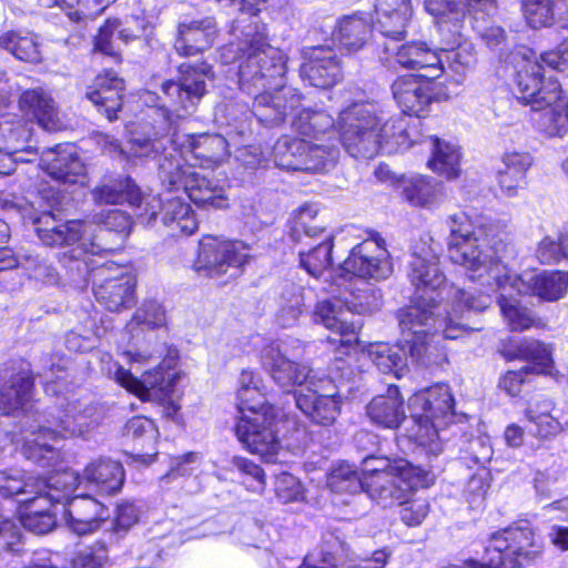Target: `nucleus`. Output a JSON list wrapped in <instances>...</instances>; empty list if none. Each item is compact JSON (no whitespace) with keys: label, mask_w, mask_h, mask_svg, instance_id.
I'll return each instance as SVG.
<instances>
[{"label":"nucleus","mask_w":568,"mask_h":568,"mask_svg":"<svg viewBox=\"0 0 568 568\" xmlns=\"http://www.w3.org/2000/svg\"><path fill=\"white\" fill-rule=\"evenodd\" d=\"M408 277L415 287V296L408 306L398 312L403 341L417 365L442 366L447 355L436 339L438 333L442 332L447 339L462 337L466 326L460 321L465 314L484 311L490 305L491 298L488 294L475 295L456 288L452 293L449 307L443 308L436 297L446 277L433 247L413 253Z\"/></svg>","instance_id":"obj_1"},{"label":"nucleus","mask_w":568,"mask_h":568,"mask_svg":"<svg viewBox=\"0 0 568 568\" xmlns=\"http://www.w3.org/2000/svg\"><path fill=\"white\" fill-rule=\"evenodd\" d=\"M242 38L221 49L224 64L239 61L240 90L253 98L252 112L260 122L277 124L301 103L298 92L285 85L287 58L266 39L263 26L251 21Z\"/></svg>","instance_id":"obj_2"},{"label":"nucleus","mask_w":568,"mask_h":568,"mask_svg":"<svg viewBox=\"0 0 568 568\" xmlns=\"http://www.w3.org/2000/svg\"><path fill=\"white\" fill-rule=\"evenodd\" d=\"M448 254L453 263L464 266L473 281L487 275L506 290L519 295H535L547 302L562 298L568 288L567 272L544 271L517 275L494 257L481 229H475L465 213L448 217Z\"/></svg>","instance_id":"obj_3"},{"label":"nucleus","mask_w":568,"mask_h":568,"mask_svg":"<svg viewBox=\"0 0 568 568\" xmlns=\"http://www.w3.org/2000/svg\"><path fill=\"white\" fill-rule=\"evenodd\" d=\"M420 120H384L372 103H353L338 115V135L345 151L355 159H373L379 152H402L422 142Z\"/></svg>","instance_id":"obj_4"},{"label":"nucleus","mask_w":568,"mask_h":568,"mask_svg":"<svg viewBox=\"0 0 568 568\" xmlns=\"http://www.w3.org/2000/svg\"><path fill=\"white\" fill-rule=\"evenodd\" d=\"M40 241L48 246H72V258L89 265L88 255H101L113 250L103 239L110 232L126 236L132 227L130 215L121 210H109L100 214L97 224L89 221H68L59 223L51 213L31 215Z\"/></svg>","instance_id":"obj_5"},{"label":"nucleus","mask_w":568,"mask_h":568,"mask_svg":"<svg viewBox=\"0 0 568 568\" xmlns=\"http://www.w3.org/2000/svg\"><path fill=\"white\" fill-rule=\"evenodd\" d=\"M247 396V402L237 398L241 415L235 426L236 437L248 452L273 463L282 448L278 436L282 414L266 402L261 387L252 386Z\"/></svg>","instance_id":"obj_6"},{"label":"nucleus","mask_w":568,"mask_h":568,"mask_svg":"<svg viewBox=\"0 0 568 568\" xmlns=\"http://www.w3.org/2000/svg\"><path fill=\"white\" fill-rule=\"evenodd\" d=\"M408 409L414 424L409 438L434 456L443 450L439 432L453 417L454 398L446 384H436L416 392L408 399Z\"/></svg>","instance_id":"obj_7"},{"label":"nucleus","mask_w":568,"mask_h":568,"mask_svg":"<svg viewBox=\"0 0 568 568\" xmlns=\"http://www.w3.org/2000/svg\"><path fill=\"white\" fill-rule=\"evenodd\" d=\"M93 407L81 409L78 404H69L55 418L54 428L41 426L23 437L22 454L41 466H50L58 458L55 444L63 438L84 436L99 425Z\"/></svg>","instance_id":"obj_8"},{"label":"nucleus","mask_w":568,"mask_h":568,"mask_svg":"<svg viewBox=\"0 0 568 568\" xmlns=\"http://www.w3.org/2000/svg\"><path fill=\"white\" fill-rule=\"evenodd\" d=\"M528 48H521L514 54V84L518 100L530 106H539L547 91L559 92L560 84L549 71L555 70L544 59Z\"/></svg>","instance_id":"obj_9"},{"label":"nucleus","mask_w":568,"mask_h":568,"mask_svg":"<svg viewBox=\"0 0 568 568\" xmlns=\"http://www.w3.org/2000/svg\"><path fill=\"white\" fill-rule=\"evenodd\" d=\"M179 80H168L161 85L163 108L178 118H185L196 111L197 104L206 93L205 78L211 75V65L182 63L179 67Z\"/></svg>","instance_id":"obj_10"},{"label":"nucleus","mask_w":568,"mask_h":568,"mask_svg":"<svg viewBox=\"0 0 568 568\" xmlns=\"http://www.w3.org/2000/svg\"><path fill=\"white\" fill-rule=\"evenodd\" d=\"M93 282V293L97 301L111 312H121L135 303V280L125 270L113 262L101 265L89 260Z\"/></svg>","instance_id":"obj_11"},{"label":"nucleus","mask_w":568,"mask_h":568,"mask_svg":"<svg viewBox=\"0 0 568 568\" xmlns=\"http://www.w3.org/2000/svg\"><path fill=\"white\" fill-rule=\"evenodd\" d=\"M316 214L317 209L313 204H305L298 209L294 225L295 233H304V237L298 241L308 246L298 253L301 266L314 277L321 276L331 266L334 246V236L331 232L316 225H308Z\"/></svg>","instance_id":"obj_12"},{"label":"nucleus","mask_w":568,"mask_h":568,"mask_svg":"<svg viewBox=\"0 0 568 568\" xmlns=\"http://www.w3.org/2000/svg\"><path fill=\"white\" fill-rule=\"evenodd\" d=\"M251 246L242 241L204 236L199 244L194 270L211 277L224 275L230 268L239 270L251 257Z\"/></svg>","instance_id":"obj_13"},{"label":"nucleus","mask_w":568,"mask_h":568,"mask_svg":"<svg viewBox=\"0 0 568 568\" xmlns=\"http://www.w3.org/2000/svg\"><path fill=\"white\" fill-rule=\"evenodd\" d=\"M344 274L361 278L385 280L393 273V263L385 246V240L378 234L354 246L341 265Z\"/></svg>","instance_id":"obj_14"},{"label":"nucleus","mask_w":568,"mask_h":568,"mask_svg":"<svg viewBox=\"0 0 568 568\" xmlns=\"http://www.w3.org/2000/svg\"><path fill=\"white\" fill-rule=\"evenodd\" d=\"M295 400L305 416L317 425H333L341 413L339 392L331 378H318L315 385L296 394Z\"/></svg>","instance_id":"obj_15"},{"label":"nucleus","mask_w":568,"mask_h":568,"mask_svg":"<svg viewBox=\"0 0 568 568\" xmlns=\"http://www.w3.org/2000/svg\"><path fill=\"white\" fill-rule=\"evenodd\" d=\"M106 373L115 383L144 402H161L172 389V374L162 365L144 372L141 378L118 363H111Z\"/></svg>","instance_id":"obj_16"},{"label":"nucleus","mask_w":568,"mask_h":568,"mask_svg":"<svg viewBox=\"0 0 568 568\" xmlns=\"http://www.w3.org/2000/svg\"><path fill=\"white\" fill-rule=\"evenodd\" d=\"M261 362L272 379L286 390L305 383L308 386L315 385L317 381L306 364L297 363L287 356V348L283 343L266 345L262 349Z\"/></svg>","instance_id":"obj_17"},{"label":"nucleus","mask_w":568,"mask_h":568,"mask_svg":"<svg viewBox=\"0 0 568 568\" xmlns=\"http://www.w3.org/2000/svg\"><path fill=\"white\" fill-rule=\"evenodd\" d=\"M349 316H353L352 312L344 310L338 301H322L317 303L313 313L315 323L339 335L337 338L327 339L339 354H348L358 345L361 325L351 321Z\"/></svg>","instance_id":"obj_18"},{"label":"nucleus","mask_w":568,"mask_h":568,"mask_svg":"<svg viewBox=\"0 0 568 568\" xmlns=\"http://www.w3.org/2000/svg\"><path fill=\"white\" fill-rule=\"evenodd\" d=\"M162 210V222L172 236L191 235L197 229V221L191 210V206L179 196L165 197H148L145 207L138 213V217L152 222Z\"/></svg>","instance_id":"obj_19"},{"label":"nucleus","mask_w":568,"mask_h":568,"mask_svg":"<svg viewBox=\"0 0 568 568\" xmlns=\"http://www.w3.org/2000/svg\"><path fill=\"white\" fill-rule=\"evenodd\" d=\"M434 79L404 75L392 84L394 100L403 113L415 115L419 120L428 111L430 103L437 100Z\"/></svg>","instance_id":"obj_20"},{"label":"nucleus","mask_w":568,"mask_h":568,"mask_svg":"<svg viewBox=\"0 0 568 568\" xmlns=\"http://www.w3.org/2000/svg\"><path fill=\"white\" fill-rule=\"evenodd\" d=\"M40 166L54 180L65 184H85L87 170L72 143L58 144L42 152Z\"/></svg>","instance_id":"obj_21"},{"label":"nucleus","mask_w":568,"mask_h":568,"mask_svg":"<svg viewBox=\"0 0 568 568\" xmlns=\"http://www.w3.org/2000/svg\"><path fill=\"white\" fill-rule=\"evenodd\" d=\"M385 51L394 55L395 62L404 69L424 71L418 77L437 79L444 72V59L423 41H410L400 45H385Z\"/></svg>","instance_id":"obj_22"},{"label":"nucleus","mask_w":568,"mask_h":568,"mask_svg":"<svg viewBox=\"0 0 568 568\" xmlns=\"http://www.w3.org/2000/svg\"><path fill=\"white\" fill-rule=\"evenodd\" d=\"M426 10L438 17L442 32L452 31L454 36L460 37L462 20L468 12L491 13L495 10L494 0H425Z\"/></svg>","instance_id":"obj_23"},{"label":"nucleus","mask_w":568,"mask_h":568,"mask_svg":"<svg viewBox=\"0 0 568 568\" xmlns=\"http://www.w3.org/2000/svg\"><path fill=\"white\" fill-rule=\"evenodd\" d=\"M426 481L427 474L417 468L409 479L399 478V473L371 478L366 480L365 491L376 503L384 507H392L402 504L409 490L425 486Z\"/></svg>","instance_id":"obj_24"},{"label":"nucleus","mask_w":568,"mask_h":568,"mask_svg":"<svg viewBox=\"0 0 568 568\" xmlns=\"http://www.w3.org/2000/svg\"><path fill=\"white\" fill-rule=\"evenodd\" d=\"M216 34L214 18L185 19L178 26L174 50L181 57H194L211 48Z\"/></svg>","instance_id":"obj_25"},{"label":"nucleus","mask_w":568,"mask_h":568,"mask_svg":"<svg viewBox=\"0 0 568 568\" xmlns=\"http://www.w3.org/2000/svg\"><path fill=\"white\" fill-rule=\"evenodd\" d=\"M108 517L109 511L103 504L87 495L71 498L64 510L67 527L79 536L95 532Z\"/></svg>","instance_id":"obj_26"},{"label":"nucleus","mask_w":568,"mask_h":568,"mask_svg":"<svg viewBox=\"0 0 568 568\" xmlns=\"http://www.w3.org/2000/svg\"><path fill=\"white\" fill-rule=\"evenodd\" d=\"M301 75L316 88H328L341 79V65L335 51L327 47L311 48L304 52Z\"/></svg>","instance_id":"obj_27"},{"label":"nucleus","mask_w":568,"mask_h":568,"mask_svg":"<svg viewBox=\"0 0 568 568\" xmlns=\"http://www.w3.org/2000/svg\"><path fill=\"white\" fill-rule=\"evenodd\" d=\"M539 106H532L536 128L548 136H560L568 130V101L561 91H547Z\"/></svg>","instance_id":"obj_28"},{"label":"nucleus","mask_w":568,"mask_h":568,"mask_svg":"<svg viewBox=\"0 0 568 568\" xmlns=\"http://www.w3.org/2000/svg\"><path fill=\"white\" fill-rule=\"evenodd\" d=\"M124 83L113 71L98 74L93 85L88 90L87 98L109 121L116 119L122 106Z\"/></svg>","instance_id":"obj_29"},{"label":"nucleus","mask_w":568,"mask_h":568,"mask_svg":"<svg viewBox=\"0 0 568 568\" xmlns=\"http://www.w3.org/2000/svg\"><path fill=\"white\" fill-rule=\"evenodd\" d=\"M33 379L27 371L6 373L0 377V412L12 415L22 410L31 398Z\"/></svg>","instance_id":"obj_30"},{"label":"nucleus","mask_w":568,"mask_h":568,"mask_svg":"<svg viewBox=\"0 0 568 568\" xmlns=\"http://www.w3.org/2000/svg\"><path fill=\"white\" fill-rule=\"evenodd\" d=\"M37 477V496L23 501L43 500L50 504L70 500L71 494L79 485V474L72 469L54 470L45 477Z\"/></svg>","instance_id":"obj_31"},{"label":"nucleus","mask_w":568,"mask_h":568,"mask_svg":"<svg viewBox=\"0 0 568 568\" xmlns=\"http://www.w3.org/2000/svg\"><path fill=\"white\" fill-rule=\"evenodd\" d=\"M20 109L31 114L39 125L47 131H59L63 128V118L55 101L41 90H28L19 100Z\"/></svg>","instance_id":"obj_32"},{"label":"nucleus","mask_w":568,"mask_h":568,"mask_svg":"<svg viewBox=\"0 0 568 568\" xmlns=\"http://www.w3.org/2000/svg\"><path fill=\"white\" fill-rule=\"evenodd\" d=\"M9 225L0 220V271L21 265L29 272L30 277L43 283L53 284L58 281L55 270L39 256L23 255L19 260L9 256L6 244L9 240Z\"/></svg>","instance_id":"obj_33"},{"label":"nucleus","mask_w":568,"mask_h":568,"mask_svg":"<svg viewBox=\"0 0 568 568\" xmlns=\"http://www.w3.org/2000/svg\"><path fill=\"white\" fill-rule=\"evenodd\" d=\"M479 281L483 285H495L496 288L499 290L500 294L498 297V305L504 321L507 323L511 331L523 332L531 327L539 326L540 322L535 317L534 313L526 306H523L520 302L513 296V293H516L514 288L508 286L506 290H504L487 275H485L484 278H480Z\"/></svg>","instance_id":"obj_34"},{"label":"nucleus","mask_w":568,"mask_h":568,"mask_svg":"<svg viewBox=\"0 0 568 568\" xmlns=\"http://www.w3.org/2000/svg\"><path fill=\"white\" fill-rule=\"evenodd\" d=\"M556 408L554 399L540 396L529 403L525 417L535 427L531 435L538 440H551L565 429V424L552 415Z\"/></svg>","instance_id":"obj_35"},{"label":"nucleus","mask_w":568,"mask_h":568,"mask_svg":"<svg viewBox=\"0 0 568 568\" xmlns=\"http://www.w3.org/2000/svg\"><path fill=\"white\" fill-rule=\"evenodd\" d=\"M371 420L384 428H397L405 419L404 399L397 386L390 385L386 395L374 397L366 407Z\"/></svg>","instance_id":"obj_36"},{"label":"nucleus","mask_w":568,"mask_h":568,"mask_svg":"<svg viewBox=\"0 0 568 568\" xmlns=\"http://www.w3.org/2000/svg\"><path fill=\"white\" fill-rule=\"evenodd\" d=\"M30 139L31 128L27 122L11 115L0 116V145L11 158H24V154L37 158V150L28 145Z\"/></svg>","instance_id":"obj_37"},{"label":"nucleus","mask_w":568,"mask_h":568,"mask_svg":"<svg viewBox=\"0 0 568 568\" xmlns=\"http://www.w3.org/2000/svg\"><path fill=\"white\" fill-rule=\"evenodd\" d=\"M182 145L205 168L220 164L229 154L227 142L221 134L187 135Z\"/></svg>","instance_id":"obj_38"},{"label":"nucleus","mask_w":568,"mask_h":568,"mask_svg":"<svg viewBox=\"0 0 568 568\" xmlns=\"http://www.w3.org/2000/svg\"><path fill=\"white\" fill-rule=\"evenodd\" d=\"M521 10L530 28H547L568 19V0H523Z\"/></svg>","instance_id":"obj_39"},{"label":"nucleus","mask_w":568,"mask_h":568,"mask_svg":"<svg viewBox=\"0 0 568 568\" xmlns=\"http://www.w3.org/2000/svg\"><path fill=\"white\" fill-rule=\"evenodd\" d=\"M503 168L498 170V183L507 195H514L523 186L526 174L534 163L529 152L506 151L503 155Z\"/></svg>","instance_id":"obj_40"},{"label":"nucleus","mask_w":568,"mask_h":568,"mask_svg":"<svg viewBox=\"0 0 568 568\" xmlns=\"http://www.w3.org/2000/svg\"><path fill=\"white\" fill-rule=\"evenodd\" d=\"M372 19L365 13H354L342 18L335 38L348 51H358L372 37Z\"/></svg>","instance_id":"obj_41"},{"label":"nucleus","mask_w":568,"mask_h":568,"mask_svg":"<svg viewBox=\"0 0 568 568\" xmlns=\"http://www.w3.org/2000/svg\"><path fill=\"white\" fill-rule=\"evenodd\" d=\"M84 478L95 485L104 494H113L121 489L124 481L123 467L112 459H98L84 469Z\"/></svg>","instance_id":"obj_42"},{"label":"nucleus","mask_w":568,"mask_h":568,"mask_svg":"<svg viewBox=\"0 0 568 568\" xmlns=\"http://www.w3.org/2000/svg\"><path fill=\"white\" fill-rule=\"evenodd\" d=\"M183 190L187 197L197 206L224 209L229 205L224 189L213 184L199 172L189 176Z\"/></svg>","instance_id":"obj_43"},{"label":"nucleus","mask_w":568,"mask_h":568,"mask_svg":"<svg viewBox=\"0 0 568 568\" xmlns=\"http://www.w3.org/2000/svg\"><path fill=\"white\" fill-rule=\"evenodd\" d=\"M430 158L427 162L428 168L435 173L447 179H455L460 172V152L459 149L447 141L429 136Z\"/></svg>","instance_id":"obj_44"},{"label":"nucleus","mask_w":568,"mask_h":568,"mask_svg":"<svg viewBox=\"0 0 568 568\" xmlns=\"http://www.w3.org/2000/svg\"><path fill=\"white\" fill-rule=\"evenodd\" d=\"M551 353L549 345L537 339L524 338L513 345L506 352V356L510 359L531 362L534 366L530 367V372L550 375L554 364Z\"/></svg>","instance_id":"obj_45"},{"label":"nucleus","mask_w":568,"mask_h":568,"mask_svg":"<svg viewBox=\"0 0 568 568\" xmlns=\"http://www.w3.org/2000/svg\"><path fill=\"white\" fill-rule=\"evenodd\" d=\"M94 200L101 204H120L126 201L130 205L136 206L139 212H142L148 199L142 197L134 182L125 178L97 187Z\"/></svg>","instance_id":"obj_46"},{"label":"nucleus","mask_w":568,"mask_h":568,"mask_svg":"<svg viewBox=\"0 0 568 568\" xmlns=\"http://www.w3.org/2000/svg\"><path fill=\"white\" fill-rule=\"evenodd\" d=\"M369 359L384 374L400 378L407 371L406 355L398 345L386 343L371 344L367 348Z\"/></svg>","instance_id":"obj_47"},{"label":"nucleus","mask_w":568,"mask_h":568,"mask_svg":"<svg viewBox=\"0 0 568 568\" xmlns=\"http://www.w3.org/2000/svg\"><path fill=\"white\" fill-rule=\"evenodd\" d=\"M195 173L194 164L187 163L176 150L165 154L159 164V178L168 190L184 189L189 176Z\"/></svg>","instance_id":"obj_48"},{"label":"nucleus","mask_w":568,"mask_h":568,"mask_svg":"<svg viewBox=\"0 0 568 568\" xmlns=\"http://www.w3.org/2000/svg\"><path fill=\"white\" fill-rule=\"evenodd\" d=\"M305 310V292L301 285L286 283L282 287L278 297L276 320L283 327H290L297 323Z\"/></svg>","instance_id":"obj_49"},{"label":"nucleus","mask_w":568,"mask_h":568,"mask_svg":"<svg viewBox=\"0 0 568 568\" xmlns=\"http://www.w3.org/2000/svg\"><path fill=\"white\" fill-rule=\"evenodd\" d=\"M0 47L18 60L38 63L41 52L37 39L30 33L9 31L0 36Z\"/></svg>","instance_id":"obj_50"},{"label":"nucleus","mask_w":568,"mask_h":568,"mask_svg":"<svg viewBox=\"0 0 568 568\" xmlns=\"http://www.w3.org/2000/svg\"><path fill=\"white\" fill-rule=\"evenodd\" d=\"M402 193L407 202L414 206H429L439 196L440 185L432 179L412 176L402 181Z\"/></svg>","instance_id":"obj_51"},{"label":"nucleus","mask_w":568,"mask_h":568,"mask_svg":"<svg viewBox=\"0 0 568 568\" xmlns=\"http://www.w3.org/2000/svg\"><path fill=\"white\" fill-rule=\"evenodd\" d=\"M293 129L310 138H318L321 134H325L328 130L335 126L333 118L324 111H313L303 109L294 118L292 122ZM338 129V121L336 122Z\"/></svg>","instance_id":"obj_52"},{"label":"nucleus","mask_w":568,"mask_h":568,"mask_svg":"<svg viewBox=\"0 0 568 568\" xmlns=\"http://www.w3.org/2000/svg\"><path fill=\"white\" fill-rule=\"evenodd\" d=\"M362 471L364 480L379 478L382 475H394L396 473H399V478L409 479L410 475L417 471V467H414L404 459L392 463L384 457L368 456L363 462Z\"/></svg>","instance_id":"obj_53"},{"label":"nucleus","mask_w":568,"mask_h":568,"mask_svg":"<svg viewBox=\"0 0 568 568\" xmlns=\"http://www.w3.org/2000/svg\"><path fill=\"white\" fill-rule=\"evenodd\" d=\"M308 151V141L283 138L274 146V161L285 170L302 171L303 156Z\"/></svg>","instance_id":"obj_54"},{"label":"nucleus","mask_w":568,"mask_h":568,"mask_svg":"<svg viewBox=\"0 0 568 568\" xmlns=\"http://www.w3.org/2000/svg\"><path fill=\"white\" fill-rule=\"evenodd\" d=\"M0 495L3 497L37 496V477L18 469L0 471Z\"/></svg>","instance_id":"obj_55"},{"label":"nucleus","mask_w":568,"mask_h":568,"mask_svg":"<svg viewBox=\"0 0 568 568\" xmlns=\"http://www.w3.org/2000/svg\"><path fill=\"white\" fill-rule=\"evenodd\" d=\"M162 149L163 143L161 141L134 138L129 141V149L124 150L116 140L110 139L109 136L105 138V151L111 154H118L123 159L151 158L158 154Z\"/></svg>","instance_id":"obj_56"},{"label":"nucleus","mask_w":568,"mask_h":568,"mask_svg":"<svg viewBox=\"0 0 568 568\" xmlns=\"http://www.w3.org/2000/svg\"><path fill=\"white\" fill-rule=\"evenodd\" d=\"M327 486L334 493L356 494L365 491L366 480L351 465L341 464L328 474Z\"/></svg>","instance_id":"obj_57"},{"label":"nucleus","mask_w":568,"mask_h":568,"mask_svg":"<svg viewBox=\"0 0 568 568\" xmlns=\"http://www.w3.org/2000/svg\"><path fill=\"white\" fill-rule=\"evenodd\" d=\"M339 151L335 146H325L308 142V151L303 156L302 171L323 172L332 168L338 159Z\"/></svg>","instance_id":"obj_58"},{"label":"nucleus","mask_w":568,"mask_h":568,"mask_svg":"<svg viewBox=\"0 0 568 568\" xmlns=\"http://www.w3.org/2000/svg\"><path fill=\"white\" fill-rule=\"evenodd\" d=\"M166 324V313L164 307L154 300H148L135 311L126 328L132 332L136 326L146 328H159Z\"/></svg>","instance_id":"obj_59"},{"label":"nucleus","mask_w":568,"mask_h":568,"mask_svg":"<svg viewBox=\"0 0 568 568\" xmlns=\"http://www.w3.org/2000/svg\"><path fill=\"white\" fill-rule=\"evenodd\" d=\"M223 469H236L242 475L246 476L247 480H252V483H247V486L251 490L258 494L263 493L265 488V474L263 469L252 460L241 456H233L230 460L226 462V465L223 466Z\"/></svg>","instance_id":"obj_60"},{"label":"nucleus","mask_w":568,"mask_h":568,"mask_svg":"<svg viewBox=\"0 0 568 568\" xmlns=\"http://www.w3.org/2000/svg\"><path fill=\"white\" fill-rule=\"evenodd\" d=\"M455 42L457 43V48L440 49L439 53L444 62L446 61L452 70L456 73H462L475 64L476 57L470 43H462L457 39H455Z\"/></svg>","instance_id":"obj_61"},{"label":"nucleus","mask_w":568,"mask_h":568,"mask_svg":"<svg viewBox=\"0 0 568 568\" xmlns=\"http://www.w3.org/2000/svg\"><path fill=\"white\" fill-rule=\"evenodd\" d=\"M536 256L542 264H555L568 258V236L544 237L536 250Z\"/></svg>","instance_id":"obj_62"},{"label":"nucleus","mask_w":568,"mask_h":568,"mask_svg":"<svg viewBox=\"0 0 568 568\" xmlns=\"http://www.w3.org/2000/svg\"><path fill=\"white\" fill-rule=\"evenodd\" d=\"M489 486L490 476L484 468L479 469L468 479L465 496L471 508H480L484 505Z\"/></svg>","instance_id":"obj_63"},{"label":"nucleus","mask_w":568,"mask_h":568,"mask_svg":"<svg viewBox=\"0 0 568 568\" xmlns=\"http://www.w3.org/2000/svg\"><path fill=\"white\" fill-rule=\"evenodd\" d=\"M412 14H387L375 17V28L390 40H402L406 34V27Z\"/></svg>","instance_id":"obj_64"}]
</instances>
